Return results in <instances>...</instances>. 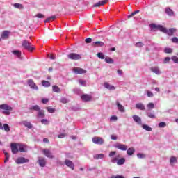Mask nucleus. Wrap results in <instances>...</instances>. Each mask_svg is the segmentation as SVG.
I'll return each mask as SVG.
<instances>
[{"instance_id":"1","label":"nucleus","mask_w":178,"mask_h":178,"mask_svg":"<svg viewBox=\"0 0 178 178\" xmlns=\"http://www.w3.org/2000/svg\"><path fill=\"white\" fill-rule=\"evenodd\" d=\"M1 109L3 115H6L8 116L10 115V111H13L12 106L8 105L7 104H3L0 105V110Z\"/></svg>"},{"instance_id":"2","label":"nucleus","mask_w":178,"mask_h":178,"mask_svg":"<svg viewBox=\"0 0 178 178\" xmlns=\"http://www.w3.org/2000/svg\"><path fill=\"white\" fill-rule=\"evenodd\" d=\"M23 48L24 49H26L27 51H29L30 52H33L35 48L33 47V44L29 42L27 40H24L22 44Z\"/></svg>"},{"instance_id":"3","label":"nucleus","mask_w":178,"mask_h":178,"mask_svg":"<svg viewBox=\"0 0 178 178\" xmlns=\"http://www.w3.org/2000/svg\"><path fill=\"white\" fill-rule=\"evenodd\" d=\"M150 28L152 30H159L162 33H168V29L163 27L162 25H156L155 24H150Z\"/></svg>"},{"instance_id":"4","label":"nucleus","mask_w":178,"mask_h":178,"mask_svg":"<svg viewBox=\"0 0 178 178\" xmlns=\"http://www.w3.org/2000/svg\"><path fill=\"white\" fill-rule=\"evenodd\" d=\"M67 58L71 60H80V59H81V56L76 53H70L67 55Z\"/></svg>"},{"instance_id":"5","label":"nucleus","mask_w":178,"mask_h":178,"mask_svg":"<svg viewBox=\"0 0 178 178\" xmlns=\"http://www.w3.org/2000/svg\"><path fill=\"white\" fill-rule=\"evenodd\" d=\"M10 147L12 154H16L19 152V143H11Z\"/></svg>"},{"instance_id":"6","label":"nucleus","mask_w":178,"mask_h":178,"mask_svg":"<svg viewBox=\"0 0 178 178\" xmlns=\"http://www.w3.org/2000/svg\"><path fill=\"white\" fill-rule=\"evenodd\" d=\"M27 83H28V86H30V88H31L32 90H38V86H37V85L35 84V83L33 79H28Z\"/></svg>"},{"instance_id":"7","label":"nucleus","mask_w":178,"mask_h":178,"mask_svg":"<svg viewBox=\"0 0 178 178\" xmlns=\"http://www.w3.org/2000/svg\"><path fill=\"white\" fill-rule=\"evenodd\" d=\"M92 141L94 144H97L99 145H102V144H104V139L98 136L92 138Z\"/></svg>"},{"instance_id":"8","label":"nucleus","mask_w":178,"mask_h":178,"mask_svg":"<svg viewBox=\"0 0 178 178\" xmlns=\"http://www.w3.org/2000/svg\"><path fill=\"white\" fill-rule=\"evenodd\" d=\"M73 72L75 74H84L87 73V70L81 68V67H74L73 68Z\"/></svg>"},{"instance_id":"9","label":"nucleus","mask_w":178,"mask_h":178,"mask_svg":"<svg viewBox=\"0 0 178 178\" xmlns=\"http://www.w3.org/2000/svg\"><path fill=\"white\" fill-rule=\"evenodd\" d=\"M42 152L44 154V155H45L47 156V158H49L50 159H54V155H52V153L51 152V151L48 149H44L42 150Z\"/></svg>"},{"instance_id":"10","label":"nucleus","mask_w":178,"mask_h":178,"mask_svg":"<svg viewBox=\"0 0 178 178\" xmlns=\"http://www.w3.org/2000/svg\"><path fill=\"white\" fill-rule=\"evenodd\" d=\"M81 99L85 101V102H89L91 101V99H92V96L88 94H84L81 95Z\"/></svg>"},{"instance_id":"11","label":"nucleus","mask_w":178,"mask_h":178,"mask_svg":"<svg viewBox=\"0 0 178 178\" xmlns=\"http://www.w3.org/2000/svg\"><path fill=\"white\" fill-rule=\"evenodd\" d=\"M109 2V0H103L102 1H99L93 5V8H99V6H104V5H106Z\"/></svg>"},{"instance_id":"12","label":"nucleus","mask_w":178,"mask_h":178,"mask_svg":"<svg viewBox=\"0 0 178 178\" xmlns=\"http://www.w3.org/2000/svg\"><path fill=\"white\" fill-rule=\"evenodd\" d=\"M65 163L67 168H70V169H72V170H74V164L73 162L69 159H66L65 161Z\"/></svg>"},{"instance_id":"13","label":"nucleus","mask_w":178,"mask_h":178,"mask_svg":"<svg viewBox=\"0 0 178 178\" xmlns=\"http://www.w3.org/2000/svg\"><path fill=\"white\" fill-rule=\"evenodd\" d=\"M16 162L18 165H20L22 163H27V162H29V160L24 157H19L17 159Z\"/></svg>"},{"instance_id":"14","label":"nucleus","mask_w":178,"mask_h":178,"mask_svg":"<svg viewBox=\"0 0 178 178\" xmlns=\"http://www.w3.org/2000/svg\"><path fill=\"white\" fill-rule=\"evenodd\" d=\"M18 151H19V152H27V146L18 143Z\"/></svg>"},{"instance_id":"15","label":"nucleus","mask_w":178,"mask_h":178,"mask_svg":"<svg viewBox=\"0 0 178 178\" xmlns=\"http://www.w3.org/2000/svg\"><path fill=\"white\" fill-rule=\"evenodd\" d=\"M38 163L41 168H44L45 167V165H47V161L45 159H44V157H39Z\"/></svg>"},{"instance_id":"16","label":"nucleus","mask_w":178,"mask_h":178,"mask_svg":"<svg viewBox=\"0 0 178 178\" xmlns=\"http://www.w3.org/2000/svg\"><path fill=\"white\" fill-rule=\"evenodd\" d=\"M115 148H118V149H120V151H127V146L123 144H118L115 145Z\"/></svg>"},{"instance_id":"17","label":"nucleus","mask_w":178,"mask_h":178,"mask_svg":"<svg viewBox=\"0 0 178 178\" xmlns=\"http://www.w3.org/2000/svg\"><path fill=\"white\" fill-rule=\"evenodd\" d=\"M22 124L25 126V127H27V129H33V124L29 121H22Z\"/></svg>"},{"instance_id":"18","label":"nucleus","mask_w":178,"mask_h":178,"mask_svg":"<svg viewBox=\"0 0 178 178\" xmlns=\"http://www.w3.org/2000/svg\"><path fill=\"white\" fill-rule=\"evenodd\" d=\"M151 72L155 73L156 74H161V71L159 70V67H152L150 68Z\"/></svg>"},{"instance_id":"19","label":"nucleus","mask_w":178,"mask_h":178,"mask_svg":"<svg viewBox=\"0 0 178 178\" xmlns=\"http://www.w3.org/2000/svg\"><path fill=\"white\" fill-rule=\"evenodd\" d=\"M177 29L175 28L169 29L168 31L167 30V32L165 33L168 34V35L172 36L175 33H176Z\"/></svg>"},{"instance_id":"20","label":"nucleus","mask_w":178,"mask_h":178,"mask_svg":"<svg viewBox=\"0 0 178 178\" xmlns=\"http://www.w3.org/2000/svg\"><path fill=\"white\" fill-rule=\"evenodd\" d=\"M136 109H139L140 111H145V106L142 103H138L136 104Z\"/></svg>"},{"instance_id":"21","label":"nucleus","mask_w":178,"mask_h":178,"mask_svg":"<svg viewBox=\"0 0 178 178\" xmlns=\"http://www.w3.org/2000/svg\"><path fill=\"white\" fill-rule=\"evenodd\" d=\"M104 87H105V88H107V90H115V88H115V86L109 84V83H108V82L104 83Z\"/></svg>"},{"instance_id":"22","label":"nucleus","mask_w":178,"mask_h":178,"mask_svg":"<svg viewBox=\"0 0 178 178\" xmlns=\"http://www.w3.org/2000/svg\"><path fill=\"white\" fill-rule=\"evenodd\" d=\"M1 38L3 40H7V38H9V31H4L1 34Z\"/></svg>"},{"instance_id":"23","label":"nucleus","mask_w":178,"mask_h":178,"mask_svg":"<svg viewBox=\"0 0 178 178\" xmlns=\"http://www.w3.org/2000/svg\"><path fill=\"white\" fill-rule=\"evenodd\" d=\"M132 118L138 124H141V118L138 115H133Z\"/></svg>"},{"instance_id":"24","label":"nucleus","mask_w":178,"mask_h":178,"mask_svg":"<svg viewBox=\"0 0 178 178\" xmlns=\"http://www.w3.org/2000/svg\"><path fill=\"white\" fill-rule=\"evenodd\" d=\"M125 163H126V159L121 158V159H118V161H117V165L120 166L122 165H124Z\"/></svg>"},{"instance_id":"25","label":"nucleus","mask_w":178,"mask_h":178,"mask_svg":"<svg viewBox=\"0 0 178 178\" xmlns=\"http://www.w3.org/2000/svg\"><path fill=\"white\" fill-rule=\"evenodd\" d=\"M165 13H167L168 16H175V13L173 12V10H172V9L169 8L165 9Z\"/></svg>"},{"instance_id":"26","label":"nucleus","mask_w":178,"mask_h":178,"mask_svg":"<svg viewBox=\"0 0 178 178\" xmlns=\"http://www.w3.org/2000/svg\"><path fill=\"white\" fill-rule=\"evenodd\" d=\"M52 90H53V92H57V93H59L60 92V88H59L58 86L56 85H54L52 86Z\"/></svg>"},{"instance_id":"27","label":"nucleus","mask_w":178,"mask_h":178,"mask_svg":"<svg viewBox=\"0 0 178 178\" xmlns=\"http://www.w3.org/2000/svg\"><path fill=\"white\" fill-rule=\"evenodd\" d=\"M135 149H134V147H130L127 149V155L129 156H131L133 155V154H134L135 152Z\"/></svg>"},{"instance_id":"28","label":"nucleus","mask_w":178,"mask_h":178,"mask_svg":"<svg viewBox=\"0 0 178 178\" xmlns=\"http://www.w3.org/2000/svg\"><path fill=\"white\" fill-rule=\"evenodd\" d=\"M45 113L41 108L38 111V118H44Z\"/></svg>"},{"instance_id":"29","label":"nucleus","mask_w":178,"mask_h":178,"mask_svg":"<svg viewBox=\"0 0 178 178\" xmlns=\"http://www.w3.org/2000/svg\"><path fill=\"white\" fill-rule=\"evenodd\" d=\"M41 108H40V106L38 105H35L29 108L30 111H36L38 112Z\"/></svg>"},{"instance_id":"30","label":"nucleus","mask_w":178,"mask_h":178,"mask_svg":"<svg viewBox=\"0 0 178 178\" xmlns=\"http://www.w3.org/2000/svg\"><path fill=\"white\" fill-rule=\"evenodd\" d=\"M3 130L7 133H9V131H10V127H9L8 124H3Z\"/></svg>"},{"instance_id":"31","label":"nucleus","mask_w":178,"mask_h":178,"mask_svg":"<svg viewBox=\"0 0 178 178\" xmlns=\"http://www.w3.org/2000/svg\"><path fill=\"white\" fill-rule=\"evenodd\" d=\"M105 155L104 154H95L94 156L95 159H104Z\"/></svg>"},{"instance_id":"32","label":"nucleus","mask_w":178,"mask_h":178,"mask_svg":"<svg viewBox=\"0 0 178 178\" xmlns=\"http://www.w3.org/2000/svg\"><path fill=\"white\" fill-rule=\"evenodd\" d=\"M12 54H13V55H15V56H17L18 58L22 56V51L19 50H14L12 51Z\"/></svg>"},{"instance_id":"33","label":"nucleus","mask_w":178,"mask_h":178,"mask_svg":"<svg viewBox=\"0 0 178 178\" xmlns=\"http://www.w3.org/2000/svg\"><path fill=\"white\" fill-rule=\"evenodd\" d=\"M119 158H120V155H117L115 157H113L111 162L112 163H118V161H119Z\"/></svg>"},{"instance_id":"34","label":"nucleus","mask_w":178,"mask_h":178,"mask_svg":"<svg viewBox=\"0 0 178 178\" xmlns=\"http://www.w3.org/2000/svg\"><path fill=\"white\" fill-rule=\"evenodd\" d=\"M117 106H118L120 112H124V111H125L124 107L123 106H122V104H120V103L117 102Z\"/></svg>"},{"instance_id":"35","label":"nucleus","mask_w":178,"mask_h":178,"mask_svg":"<svg viewBox=\"0 0 178 178\" xmlns=\"http://www.w3.org/2000/svg\"><path fill=\"white\" fill-rule=\"evenodd\" d=\"M42 86L44 87H51V83L48 81H42Z\"/></svg>"},{"instance_id":"36","label":"nucleus","mask_w":178,"mask_h":178,"mask_svg":"<svg viewBox=\"0 0 178 178\" xmlns=\"http://www.w3.org/2000/svg\"><path fill=\"white\" fill-rule=\"evenodd\" d=\"M56 19V16H55V15L49 17L47 19L44 20V23H49V22H51V20H55Z\"/></svg>"},{"instance_id":"37","label":"nucleus","mask_w":178,"mask_h":178,"mask_svg":"<svg viewBox=\"0 0 178 178\" xmlns=\"http://www.w3.org/2000/svg\"><path fill=\"white\" fill-rule=\"evenodd\" d=\"M143 129H144V130H146V131H152V128L147 124H143Z\"/></svg>"},{"instance_id":"38","label":"nucleus","mask_w":178,"mask_h":178,"mask_svg":"<svg viewBox=\"0 0 178 178\" xmlns=\"http://www.w3.org/2000/svg\"><path fill=\"white\" fill-rule=\"evenodd\" d=\"M104 60L106 63H113V59L111 58V57H106Z\"/></svg>"},{"instance_id":"39","label":"nucleus","mask_w":178,"mask_h":178,"mask_svg":"<svg viewBox=\"0 0 178 178\" xmlns=\"http://www.w3.org/2000/svg\"><path fill=\"white\" fill-rule=\"evenodd\" d=\"M147 108L148 111H151V109H154V108H155V105L154 104V103H149L147 105Z\"/></svg>"},{"instance_id":"40","label":"nucleus","mask_w":178,"mask_h":178,"mask_svg":"<svg viewBox=\"0 0 178 178\" xmlns=\"http://www.w3.org/2000/svg\"><path fill=\"white\" fill-rule=\"evenodd\" d=\"M14 8H17V9H24V7L23 6V5L20 3H15Z\"/></svg>"},{"instance_id":"41","label":"nucleus","mask_w":178,"mask_h":178,"mask_svg":"<svg viewBox=\"0 0 178 178\" xmlns=\"http://www.w3.org/2000/svg\"><path fill=\"white\" fill-rule=\"evenodd\" d=\"M177 162V159L175 156H171L170 159V163H176Z\"/></svg>"},{"instance_id":"42","label":"nucleus","mask_w":178,"mask_h":178,"mask_svg":"<svg viewBox=\"0 0 178 178\" xmlns=\"http://www.w3.org/2000/svg\"><path fill=\"white\" fill-rule=\"evenodd\" d=\"M137 13H140V10H136L131 13V15H128V19H130V17H133V16H135V15H137Z\"/></svg>"},{"instance_id":"43","label":"nucleus","mask_w":178,"mask_h":178,"mask_svg":"<svg viewBox=\"0 0 178 178\" xmlns=\"http://www.w3.org/2000/svg\"><path fill=\"white\" fill-rule=\"evenodd\" d=\"M5 156H6V159L4 161L5 163H6V162H8V161H9V158L10 156H9V154L6 152H3Z\"/></svg>"},{"instance_id":"44","label":"nucleus","mask_w":178,"mask_h":178,"mask_svg":"<svg viewBox=\"0 0 178 178\" xmlns=\"http://www.w3.org/2000/svg\"><path fill=\"white\" fill-rule=\"evenodd\" d=\"M95 45H97V47H104V42L97 41L94 42Z\"/></svg>"},{"instance_id":"45","label":"nucleus","mask_w":178,"mask_h":178,"mask_svg":"<svg viewBox=\"0 0 178 178\" xmlns=\"http://www.w3.org/2000/svg\"><path fill=\"white\" fill-rule=\"evenodd\" d=\"M97 56H98L99 59H105V56L104 55V53H97Z\"/></svg>"},{"instance_id":"46","label":"nucleus","mask_w":178,"mask_h":178,"mask_svg":"<svg viewBox=\"0 0 178 178\" xmlns=\"http://www.w3.org/2000/svg\"><path fill=\"white\" fill-rule=\"evenodd\" d=\"M147 95L149 98H152V97H154V93L149 90H147Z\"/></svg>"},{"instance_id":"47","label":"nucleus","mask_w":178,"mask_h":178,"mask_svg":"<svg viewBox=\"0 0 178 178\" xmlns=\"http://www.w3.org/2000/svg\"><path fill=\"white\" fill-rule=\"evenodd\" d=\"M170 57H165L163 60V63L164 64H166V63H169L170 62Z\"/></svg>"},{"instance_id":"48","label":"nucleus","mask_w":178,"mask_h":178,"mask_svg":"<svg viewBox=\"0 0 178 178\" xmlns=\"http://www.w3.org/2000/svg\"><path fill=\"white\" fill-rule=\"evenodd\" d=\"M47 110L49 113H54V112H55V108H52L51 107H47Z\"/></svg>"},{"instance_id":"49","label":"nucleus","mask_w":178,"mask_h":178,"mask_svg":"<svg viewBox=\"0 0 178 178\" xmlns=\"http://www.w3.org/2000/svg\"><path fill=\"white\" fill-rule=\"evenodd\" d=\"M164 52L165 54H172V52H173V51L170 48H165L164 50Z\"/></svg>"},{"instance_id":"50","label":"nucleus","mask_w":178,"mask_h":178,"mask_svg":"<svg viewBox=\"0 0 178 178\" xmlns=\"http://www.w3.org/2000/svg\"><path fill=\"white\" fill-rule=\"evenodd\" d=\"M35 17H38V19H44V17H45V15L41 13H38L35 15Z\"/></svg>"},{"instance_id":"51","label":"nucleus","mask_w":178,"mask_h":178,"mask_svg":"<svg viewBox=\"0 0 178 178\" xmlns=\"http://www.w3.org/2000/svg\"><path fill=\"white\" fill-rule=\"evenodd\" d=\"M147 115L148 116V118H150L151 119H155L156 118L154 113H147Z\"/></svg>"},{"instance_id":"52","label":"nucleus","mask_w":178,"mask_h":178,"mask_svg":"<svg viewBox=\"0 0 178 178\" xmlns=\"http://www.w3.org/2000/svg\"><path fill=\"white\" fill-rule=\"evenodd\" d=\"M136 47H137L138 48H141L142 47H144V43L138 42L136 44Z\"/></svg>"},{"instance_id":"53","label":"nucleus","mask_w":178,"mask_h":178,"mask_svg":"<svg viewBox=\"0 0 178 178\" xmlns=\"http://www.w3.org/2000/svg\"><path fill=\"white\" fill-rule=\"evenodd\" d=\"M159 127H166V123L165 122H161L159 124Z\"/></svg>"},{"instance_id":"54","label":"nucleus","mask_w":178,"mask_h":178,"mask_svg":"<svg viewBox=\"0 0 178 178\" xmlns=\"http://www.w3.org/2000/svg\"><path fill=\"white\" fill-rule=\"evenodd\" d=\"M115 155H116V151H112V152H110L108 156L110 158H112V156H115Z\"/></svg>"},{"instance_id":"55","label":"nucleus","mask_w":178,"mask_h":178,"mask_svg":"<svg viewBox=\"0 0 178 178\" xmlns=\"http://www.w3.org/2000/svg\"><path fill=\"white\" fill-rule=\"evenodd\" d=\"M172 60H173L174 63H178V57L173 56L171 58Z\"/></svg>"},{"instance_id":"56","label":"nucleus","mask_w":178,"mask_h":178,"mask_svg":"<svg viewBox=\"0 0 178 178\" xmlns=\"http://www.w3.org/2000/svg\"><path fill=\"white\" fill-rule=\"evenodd\" d=\"M137 156L139 159H144V158H145V154L139 153L137 154Z\"/></svg>"},{"instance_id":"57","label":"nucleus","mask_w":178,"mask_h":178,"mask_svg":"<svg viewBox=\"0 0 178 178\" xmlns=\"http://www.w3.org/2000/svg\"><path fill=\"white\" fill-rule=\"evenodd\" d=\"M172 42H174L175 44H178V38L177 37L172 38Z\"/></svg>"},{"instance_id":"58","label":"nucleus","mask_w":178,"mask_h":178,"mask_svg":"<svg viewBox=\"0 0 178 178\" xmlns=\"http://www.w3.org/2000/svg\"><path fill=\"white\" fill-rule=\"evenodd\" d=\"M92 41V39H91V38H88L86 39L85 42H86V44H91V42Z\"/></svg>"},{"instance_id":"59","label":"nucleus","mask_w":178,"mask_h":178,"mask_svg":"<svg viewBox=\"0 0 178 178\" xmlns=\"http://www.w3.org/2000/svg\"><path fill=\"white\" fill-rule=\"evenodd\" d=\"M41 123H42V124H48V120H47V119H42V120H41Z\"/></svg>"},{"instance_id":"60","label":"nucleus","mask_w":178,"mask_h":178,"mask_svg":"<svg viewBox=\"0 0 178 178\" xmlns=\"http://www.w3.org/2000/svg\"><path fill=\"white\" fill-rule=\"evenodd\" d=\"M60 102H62V104H67V99L66 98H63L60 99Z\"/></svg>"},{"instance_id":"61","label":"nucleus","mask_w":178,"mask_h":178,"mask_svg":"<svg viewBox=\"0 0 178 178\" xmlns=\"http://www.w3.org/2000/svg\"><path fill=\"white\" fill-rule=\"evenodd\" d=\"M49 99H42V104H48Z\"/></svg>"},{"instance_id":"62","label":"nucleus","mask_w":178,"mask_h":178,"mask_svg":"<svg viewBox=\"0 0 178 178\" xmlns=\"http://www.w3.org/2000/svg\"><path fill=\"white\" fill-rule=\"evenodd\" d=\"M58 138H65V137H66V134H61L58 135Z\"/></svg>"},{"instance_id":"63","label":"nucleus","mask_w":178,"mask_h":178,"mask_svg":"<svg viewBox=\"0 0 178 178\" xmlns=\"http://www.w3.org/2000/svg\"><path fill=\"white\" fill-rule=\"evenodd\" d=\"M111 120H115V121H116V120H118V117H117L116 115H112V116L111 117Z\"/></svg>"},{"instance_id":"64","label":"nucleus","mask_w":178,"mask_h":178,"mask_svg":"<svg viewBox=\"0 0 178 178\" xmlns=\"http://www.w3.org/2000/svg\"><path fill=\"white\" fill-rule=\"evenodd\" d=\"M111 140H118V137H116V136H115V135H111Z\"/></svg>"}]
</instances>
